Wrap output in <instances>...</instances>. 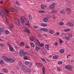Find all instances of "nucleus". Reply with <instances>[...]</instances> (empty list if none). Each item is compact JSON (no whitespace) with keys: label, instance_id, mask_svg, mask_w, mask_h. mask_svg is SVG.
<instances>
[{"label":"nucleus","instance_id":"obj_3","mask_svg":"<svg viewBox=\"0 0 74 74\" xmlns=\"http://www.w3.org/2000/svg\"><path fill=\"white\" fill-rule=\"evenodd\" d=\"M65 69H67L68 71H71L72 69V67L70 66L66 65L65 66Z\"/></svg>","mask_w":74,"mask_h":74},{"label":"nucleus","instance_id":"obj_45","mask_svg":"<svg viewBox=\"0 0 74 74\" xmlns=\"http://www.w3.org/2000/svg\"><path fill=\"white\" fill-rule=\"evenodd\" d=\"M29 21H27V22L26 23H25V25H26V26H27V25L28 24H29Z\"/></svg>","mask_w":74,"mask_h":74},{"label":"nucleus","instance_id":"obj_51","mask_svg":"<svg viewBox=\"0 0 74 74\" xmlns=\"http://www.w3.org/2000/svg\"><path fill=\"white\" fill-rule=\"evenodd\" d=\"M19 55L20 56H22V55H23V53H19Z\"/></svg>","mask_w":74,"mask_h":74},{"label":"nucleus","instance_id":"obj_11","mask_svg":"<svg viewBox=\"0 0 74 74\" xmlns=\"http://www.w3.org/2000/svg\"><path fill=\"white\" fill-rule=\"evenodd\" d=\"M0 32H2V33H3L4 32V29L3 27H1L0 29Z\"/></svg>","mask_w":74,"mask_h":74},{"label":"nucleus","instance_id":"obj_59","mask_svg":"<svg viewBox=\"0 0 74 74\" xmlns=\"http://www.w3.org/2000/svg\"><path fill=\"white\" fill-rule=\"evenodd\" d=\"M34 27L35 28H36V29H37V28H38V26H34Z\"/></svg>","mask_w":74,"mask_h":74},{"label":"nucleus","instance_id":"obj_56","mask_svg":"<svg viewBox=\"0 0 74 74\" xmlns=\"http://www.w3.org/2000/svg\"><path fill=\"white\" fill-rule=\"evenodd\" d=\"M0 46H1V47H3L4 46V45H3V44H0Z\"/></svg>","mask_w":74,"mask_h":74},{"label":"nucleus","instance_id":"obj_5","mask_svg":"<svg viewBox=\"0 0 74 74\" xmlns=\"http://www.w3.org/2000/svg\"><path fill=\"white\" fill-rule=\"evenodd\" d=\"M24 71H25L26 73H30L31 71H30V69H24Z\"/></svg>","mask_w":74,"mask_h":74},{"label":"nucleus","instance_id":"obj_23","mask_svg":"<svg viewBox=\"0 0 74 74\" xmlns=\"http://www.w3.org/2000/svg\"><path fill=\"white\" fill-rule=\"evenodd\" d=\"M19 45L20 46H21V45L23 46V45H25V43L24 42H21Z\"/></svg>","mask_w":74,"mask_h":74},{"label":"nucleus","instance_id":"obj_15","mask_svg":"<svg viewBox=\"0 0 74 74\" xmlns=\"http://www.w3.org/2000/svg\"><path fill=\"white\" fill-rule=\"evenodd\" d=\"M66 11H67V12H71V10H70V9L68 8H66Z\"/></svg>","mask_w":74,"mask_h":74},{"label":"nucleus","instance_id":"obj_7","mask_svg":"<svg viewBox=\"0 0 74 74\" xmlns=\"http://www.w3.org/2000/svg\"><path fill=\"white\" fill-rule=\"evenodd\" d=\"M10 50V51H13L14 50V48H12V46H11V45H10L9 47Z\"/></svg>","mask_w":74,"mask_h":74},{"label":"nucleus","instance_id":"obj_32","mask_svg":"<svg viewBox=\"0 0 74 74\" xmlns=\"http://www.w3.org/2000/svg\"><path fill=\"white\" fill-rule=\"evenodd\" d=\"M60 52L61 53H62L64 52V50L63 49H61L60 50Z\"/></svg>","mask_w":74,"mask_h":74},{"label":"nucleus","instance_id":"obj_17","mask_svg":"<svg viewBox=\"0 0 74 74\" xmlns=\"http://www.w3.org/2000/svg\"><path fill=\"white\" fill-rule=\"evenodd\" d=\"M11 9L12 10V11H13V12H17L16 10L14 8H11Z\"/></svg>","mask_w":74,"mask_h":74},{"label":"nucleus","instance_id":"obj_38","mask_svg":"<svg viewBox=\"0 0 74 74\" xmlns=\"http://www.w3.org/2000/svg\"><path fill=\"white\" fill-rule=\"evenodd\" d=\"M53 59H58V57L57 56H54L53 57Z\"/></svg>","mask_w":74,"mask_h":74},{"label":"nucleus","instance_id":"obj_1","mask_svg":"<svg viewBox=\"0 0 74 74\" xmlns=\"http://www.w3.org/2000/svg\"><path fill=\"white\" fill-rule=\"evenodd\" d=\"M14 22L15 23L18 25H20V23L19 22H22L23 23H25V22L26 21V19L25 18L24 16H22L19 19V21H18L16 18H15Z\"/></svg>","mask_w":74,"mask_h":74},{"label":"nucleus","instance_id":"obj_43","mask_svg":"<svg viewBox=\"0 0 74 74\" xmlns=\"http://www.w3.org/2000/svg\"><path fill=\"white\" fill-rule=\"evenodd\" d=\"M0 64H3V60H1Z\"/></svg>","mask_w":74,"mask_h":74},{"label":"nucleus","instance_id":"obj_49","mask_svg":"<svg viewBox=\"0 0 74 74\" xmlns=\"http://www.w3.org/2000/svg\"><path fill=\"white\" fill-rule=\"evenodd\" d=\"M44 23H42L40 25L42 26H44Z\"/></svg>","mask_w":74,"mask_h":74},{"label":"nucleus","instance_id":"obj_40","mask_svg":"<svg viewBox=\"0 0 74 74\" xmlns=\"http://www.w3.org/2000/svg\"><path fill=\"white\" fill-rule=\"evenodd\" d=\"M38 66H39L40 67H42V64L40 63H39L38 64Z\"/></svg>","mask_w":74,"mask_h":74},{"label":"nucleus","instance_id":"obj_34","mask_svg":"<svg viewBox=\"0 0 74 74\" xmlns=\"http://www.w3.org/2000/svg\"><path fill=\"white\" fill-rule=\"evenodd\" d=\"M44 5H41V7L42 8V10H44Z\"/></svg>","mask_w":74,"mask_h":74},{"label":"nucleus","instance_id":"obj_61","mask_svg":"<svg viewBox=\"0 0 74 74\" xmlns=\"http://www.w3.org/2000/svg\"><path fill=\"white\" fill-rule=\"evenodd\" d=\"M51 9H54V7H53V6H52Z\"/></svg>","mask_w":74,"mask_h":74},{"label":"nucleus","instance_id":"obj_2","mask_svg":"<svg viewBox=\"0 0 74 74\" xmlns=\"http://www.w3.org/2000/svg\"><path fill=\"white\" fill-rule=\"evenodd\" d=\"M5 60L7 62H8V63H11L14 62V60L11 59L7 58H5Z\"/></svg>","mask_w":74,"mask_h":74},{"label":"nucleus","instance_id":"obj_46","mask_svg":"<svg viewBox=\"0 0 74 74\" xmlns=\"http://www.w3.org/2000/svg\"><path fill=\"white\" fill-rule=\"evenodd\" d=\"M68 36L69 37H72V35L71 34H69L68 35Z\"/></svg>","mask_w":74,"mask_h":74},{"label":"nucleus","instance_id":"obj_24","mask_svg":"<svg viewBox=\"0 0 74 74\" xmlns=\"http://www.w3.org/2000/svg\"><path fill=\"white\" fill-rule=\"evenodd\" d=\"M38 45L39 47H43V46L44 45V44L41 43V44H39Z\"/></svg>","mask_w":74,"mask_h":74},{"label":"nucleus","instance_id":"obj_42","mask_svg":"<svg viewBox=\"0 0 74 74\" xmlns=\"http://www.w3.org/2000/svg\"><path fill=\"white\" fill-rule=\"evenodd\" d=\"M62 63V61H59L58 62V64H61Z\"/></svg>","mask_w":74,"mask_h":74},{"label":"nucleus","instance_id":"obj_47","mask_svg":"<svg viewBox=\"0 0 74 74\" xmlns=\"http://www.w3.org/2000/svg\"><path fill=\"white\" fill-rule=\"evenodd\" d=\"M58 45V43L57 42H56L54 44V45L55 46H56V45Z\"/></svg>","mask_w":74,"mask_h":74},{"label":"nucleus","instance_id":"obj_14","mask_svg":"<svg viewBox=\"0 0 74 74\" xmlns=\"http://www.w3.org/2000/svg\"><path fill=\"white\" fill-rule=\"evenodd\" d=\"M48 19L47 17L44 18L43 19V21L45 22H48Z\"/></svg>","mask_w":74,"mask_h":74},{"label":"nucleus","instance_id":"obj_44","mask_svg":"<svg viewBox=\"0 0 74 74\" xmlns=\"http://www.w3.org/2000/svg\"><path fill=\"white\" fill-rule=\"evenodd\" d=\"M59 40L60 43H63V41L62 40L60 39H59Z\"/></svg>","mask_w":74,"mask_h":74},{"label":"nucleus","instance_id":"obj_60","mask_svg":"<svg viewBox=\"0 0 74 74\" xmlns=\"http://www.w3.org/2000/svg\"><path fill=\"white\" fill-rule=\"evenodd\" d=\"M60 13L61 14H63V11H61L60 12Z\"/></svg>","mask_w":74,"mask_h":74},{"label":"nucleus","instance_id":"obj_33","mask_svg":"<svg viewBox=\"0 0 74 74\" xmlns=\"http://www.w3.org/2000/svg\"><path fill=\"white\" fill-rule=\"evenodd\" d=\"M30 45H31V46H32V47H34V45L33 44V43L31 42Z\"/></svg>","mask_w":74,"mask_h":74},{"label":"nucleus","instance_id":"obj_12","mask_svg":"<svg viewBox=\"0 0 74 74\" xmlns=\"http://www.w3.org/2000/svg\"><path fill=\"white\" fill-rule=\"evenodd\" d=\"M0 13H1V14L3 16H4V12H3L2 10H0Z\"/></svg>","mask_w":74,"mask_h":74},{"label":"nucleus","instance_id":"obj_8","mask_svg":"<svg viewBox=\"0 0 74 74\" xmlns=\"http://www.w3.org/2000/svg\"><path fill=\"white\" fill-rule=\"evenodd\" d=\"M18 64L19 65V66L21 67H24V65L22 63V62H19Z\"/></svg>","mask_w":74,"mask_h":74},{"label":"nucleus","instance_id":"obj_13","mask_svg":"<svg viewBox=\"0 0 74 74\" xmlns=\"http://www.w3.org/2000/svg\"><path fill=\"white\" fill-rule=\"evenodd\" d=\"M8 11L6 10V11L5 12H4V15H6L7 16H8Z\"/></svg>","mask_w":74,"mask_h":74},{"label":"nucleus","instance_id":"obj_63","mask_svg":"<svg viewBox=\"0 0 74 74\" xmlns=\"http://www.w3.org/2000/svg\"><path fill=\"white\" fill-rule=\"evenodd\" d=\"M44 36H47V34H44Z\"/></svg>","mask_w":74,"mask_h":74},{"label":"nucleus","instance_id":"obj_36","mask_svg":"<svg viewBox=\"0 0 74 74\" xmlns=\"http://www.w3.org/2000/svg\"><path fill=\"white\" fill-rule=\"evenodd\" d=\"M24 53H23V56H25L26 54H27V52H24Z\"/></svg>","mask_w":74,"mask_h":74},{"label":"nucleus","instance_id":"obj_57","mask_svg":"<svg viewBox=\"0 0 74 74\" xmlns=\"http://www.w3.org/2000/svg\"><path fill=\"white\" fill-rule=\"evenodd\" d=\"M67 2L69 3V4H70L71 3V1H67Z\"/></svg>","mask_w":74,"mask_h":74},{"label":"nucleus","instance_id":"obj_10","mask_svg":"<svg viewBox=\"0 0 74 74\" xmlns=\"http://www.w3.org/2000/svg\"><path fill=\"white\" fill-rule=\"evenodd\" d=\"M34 48H35L36 51H38V50H40V48L38 46H36V47H34Z\"/></svg>","mask_w":74,"mask_h":74},{"label":"nucleus","instance_id":"obj_58","mask_svg":"<svg viewBox=\"0 0 74 74\" xmlns=\"http://www.w3.org/2000/svg\"><path fill=\"white\" fill-rule=\"evenodd\" d=\"M0 4H3V2L2 1H1L0 2Z\"/></svg>","mask_w":74,"mask_h":74},{"label":"nucleus","instance_id":"obj_64","mask_svg":"<svg viewBox=\"0 0 74 74\" xmlns=\"http://www.w3.org/2000/svg\"><path fill=\"white\" fill-rule=\"evenodd\" d=\"M27 25L28 26H30V24H29V23L28 24H27Z\"/></svg>","mask_w":74,"mask_h":74},{"label":"nucleus","instance_id":"obj_4","mask_svg":"<svg viewBox=\"0 0 74 74\" xmlns=\"http://www.w3.org/2000/svg\"><path fill=\"white\" fill-rule=\"evenodd\" d=\"M25 64L27 66H29V67H30L32 65V64L31 63H30L29 62L26 61L25 62Z\"/></svg>","mask_w":74,"mask_h":74},{"label":"nucleus","instance_id":"obj_37","mask_svg":"<svg viewBox=\"0 0 74 74\" xmlns=\"http://www.w3.org/2000/svg\"><path fill=\"white\" fill-rule=\"evenodd\" d=\"M27 56H25L24 57V60H27Z\"/></svg>","mask_w":74,"mask_h":74},{"label":"nucleus","instance_id":"obj_53","mask_svg":"<svg viewBox=\"0 0 74 74\" xmlns=\"http://www.w3.org/2000/svg\"><path fill=\"white\" fill-rule=\"evenodd\" d=\"M56 12V10H53L52 11V13H55Z\"/></svg>","mask_w":74,"mask_h":74},{"label":"nucleus","instance_id":"obj_30","mask_svg":"<svg viewBox=\"0 0 74 74\" xmlns=\"http://www.w3.org/2000/svg\"><path fill=\"white\" fill-rule=\"evenodd\" d=\"M49 33L51 34H53L54 32H53V30H51L49 31Z\"/></svg>","mask_w":74,"mask_h":74},{"label":"nucleus","instance_id":"obj_48","mask_svg":"<svg viewBox=\"0 0 74 74\" xmlns=\"http://www.w3.org/2000/svg\"><path fill=\"white\" fill-rule=\"evenodd\" d=\"M5 19L6 22H8V20L7 18V17H5Z\"/></svg>","mask_w":74,"mask_h":74},{"label":"nucleus","instance_id":"obj_55","mask_svg":"<svg viewBox=\"0 0 74 74\" xmlns=\"http://www.w3.org/2000/svg\"><path fill=\"white\" fill-rule=\"evenodd\" d=\"M38 37H41V35L38 34Z\"/></svg>","mask_w":74,"mask_h":74},{"label":"nucleus","instance_id":"obj_54","mask_svg":"<svg viewBox=\"0 0 74 74\" xmlns=\"http://www.w3.org/2000/svg\"><path fill=\"white\" fill-rule=\"evenodd\" d=\"M56 4V3H52V5H51L52 6H54V5H55Z\"/></svg>","mask_w":74,"mask_h":74},{"label":"nucleus","instance_id":"obj_19","mask_svg":"<svg viewBox=\"0 0 74 74\" xmlns=\"http://www.w3.org/2000/svg\"><path fill=\"white\" fill-rule=\"evenodd\" d=\"M42 51L44 55L45 54H46V53H47V52H46V50H45V49H42Z\"/></svg>","mask_w":74,"mask_h":74},{"label":"nucleus","instance_id":"obj_35","mask_svg":"<svg viewBox=\"0 0 74 74\" xmlns=\"http://www.w3.org/2000/svg\"><path fill=\"white\" fill-rule=\"evenodd\" d=\"M70 29H64L65 32H69V31H70Z\"/></svg>","mask_w":74,"mask_h":74},{"label":"nucleus","instance_id":"obj_20","mask_svg":"<svg viewBox=\"0 0 74 74\" xmlns=\"http://www.w3.org/2000/svg\"><path fill=\"white\" fill-rule=\"evenodd\" d=\"M3 72H4V73H8V71H7V69H3Z\"/></svg>","mask_w":74,"mask_h":74},{"label":"nucleus","instance_id":"obj_22","mask_svg":"<svg viewBox=\"0 0 74 74\" xmlns=\"http://www.w3.org/2000/svg\"><path fill=\"white\" fill-rule=\"evenodd\" d=\"M36 41H37V42L36 41V42L35 44H36V45H38L39 44H40V42L37 39H36Z\"/></svg>","mask_w":74,"mask_h":74},{"label":"nucleus","instance_id":"obj_39","mask_svg":"<svg viewBox=\"0 0 74 74\" xmlns=\"http://www.w3.org/2000/svg\"><path fill=\"white\" fill-rule=\"evenodd\" d=\"M59 25H64V23L63 22H60Z\"/></svg>","mask_w":74,"mask_h":74},{"label":"nucleus","instance_id":"obj_41","mask_svg":"<svg viewBox=\"0 0 74 74\" xmlns=\"http://www.w3.org/2000/svg\"><path fill=\"white\" fill-rule=\"evenodd\" d=\"M29 19L30 20H32V17L30 15H29Z\"/></svg>","mask_w":74,"mask_h":74},{"label":"nucleus","instance_id":"obj_62","mask_svg":"<svg viewBox=\"0 0 74 74\" xmlns=\"http://www.w3.org/2000/svg\"><path fill=\"white\" fill-rule=\"evenodd\" d=\"M44 26H47V24H45V23H44Z\"/></svg>","mask_w":74,"mask_h":74},{"label":"nucleus","instance_id":"obj_27","mask_svg":"<svg viewBox=\"0 0 74 74\" xmlns=\"http://www.w3.org/2000/svg\"><path fill=\"white\" fill-rule=\"evenodd\" d=\"M42 70L43 73L44 74H45V67H43V68Z\"/></svg>","mask_w":74,"mask_h":74},{"label":"nucleus","instance_id":"obj_6","mask_svg":"<svg viewBox=\"0 0 74 74\" xmlns=\"http://www.w3.org/2000/svg\"><path fill=\"white\" fill-rule=\"evenodd\" d=\"M25 30L24 31V32H26V33H28L29 34H30V30L29 29H27L26 28V27H25Z\"/></svg>","mask_w":74,"mask_h":74},{"label":"nucleus","instance_id":"obj_26","mask_svg":"<svg viewBox=\"0 0 74 74\" xmlns=\"http://www.w3.org/2000/svg\"><path fill=\"white\" fill-rule=\"evenodd\" d=\"M5 34H9V32H8V30H5Z\"/></svg>","mask_w":74,"mask_h":74},{"label":"nucleus","instance_id":"obj_16","mask_svg":"<svg viewBox=\"0 0 74 74\" xmlns=\"http://www.w3.org/2000/svg\"><path fill=\"white\" fill-rule=\"evenodd\" d=\"M9 28L10 29H12L14 27V25L12 23L11 24V25L9 26Z\"/></svg>","mask_w":74,"mask_h":74},{"label":"nucleus","instance_id":"obj_31","mask_svg":"<svg viewBox=\"0 0 74 74\" xmlns=\"http://www.w3.org/2000/svg\"><path fill=\"white\" fill-rule=\"evenodd\" d=\"M25 52V50H22L20 51V53H23V52Z\"/></svg>","mask_w":74,"mask_h":74},{"label":"nucleus","instance_id":"obj_9","mask_svg":"<svg viewBox=\"0 0 74 74\" xmlns=\"http://www.w3.org/2000/svg\"><path fill=\"white\" fill-rule=\"evenodd\" d=\"M41 30H42V31H43V32H48V29L47 28H41Z\"/></svg>","mask_w":74,"mask_h":74},{"label":"nucleus","instance_id":"obj_25","mask_svg":"<svg viewBox=\"0 0 74 74\" xmlns=\"http://www.w3.org/2000/svg\"><path fill=\"white\" fill-rule=\"evenodd\" d=\"M65 38L66 39V40H70V38L69 37L67 36L65 37Z\"/></svg>","mask_w":74,"mask_h":74},{"label":"nucleus","instance_id":"obj_18","mask_svg":"<svg viewBox=\"0 0 74 74\" xmlns=\"http://www.w3.org/2000/svg\"><path fill=\"white\" fill-rule=\"evenodd\" d=\"M45 47L47 50H49V45H45Z\"/></svg>","mask_w":74,"mask_h":74},{"label":"nucleus","instance_id":"obj_28","mask_svg":"<svg viewBox=\"0 0 74 74\" xmlns=\"http://www.w3.org/2000/svg\"><path fill=\"white\" fill-rule=\"evenodd\" d=\"M68 26H71V27H72V26H73V24L70 23H69L68 24Z\"/></svg>","mask_w":74,"mask_h":74},{"label":"nucleus","instance_id":"obj_50","mask_svg":"<svg viewBox=\"0 0 74 74\" xmlns=\"http://www.w3.org/2000/svg\"><path fill=\"white\" fill-rule=\"evenodd\" d=\"M57 69L58 71H61V69H60V68H57Z\"/></svg>","mask_w":74,"mask_h":74},{"label":"nucleus","instance_id":"obj_29","mask_svg":"<svg viewBox=\"0 0 74 74\" xmlns=\"http://www.w3.org/2000/svg\"><path fill=\"white\" fill-rule=\"evenodd\" d=\"M39 13H44L45 12V11H44V10H40L39 11Z\"/></svg>","mask_w":74,"mask_h":74},{"label":"nucleus","instance_id":"obj_52","mask_svg":"<svg viewBox=\"0 0 74 74\" xmlns=\"http://www.w3.org/2000/svg\"><path fill=\"white\" fill-rule=\"evenodd\" d=\"M41 59H42V62H45V59L44 58H41Z\"/></svg>","mask_w":74,"mask_h":74},{"label":"nucleus","instance_id":"obj_21","mask_svg":"<svg viewBox=\"0 0 74 74\" xmlns=\"http://www.w3.org/2000/svg\"><path fill=\"white\" fill-rule=\"evenodd\" d=\"M30 40L31 41H33L34 40V37L32 36L30 38Z\"/></svg>","mask_w":74,"mask_h":74}]
</instances>
